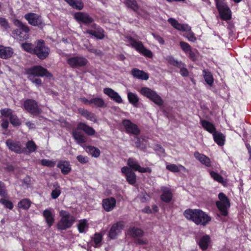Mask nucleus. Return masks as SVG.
<instances>
[{"label": "nucleus", "mask_w": 251, "mask_h": 251, "mask_svg": "<svg viewBox=\"0 0 251 251\" xmlns=\"http://www.w3.org/2000/svg\"><path fill=\"white\" fill-rule=\"evenodd\" d=\"M77 227L80 233L85 232L88 227L87 221L86 219L80 220Z\"/></svg>", "instance_id": "nucleus-40"}, {"label": "nucleus", "mask_w": 251, "mask_h": 251, "mask_svg": "<svg viewBox=\"0 0 251 251\" xmlns=\"http://www.w3.org/2000/svg\"><path fill=\"white\" fill-rule=\"evenodd\" d=\"M127 99L129 103L132 104L134 107H137L139 100L137 95L134 93L127 91Z\"/></svg>", "instance_id": "nucleus-34"}, {"label": "nucleus", "mask_w": 251, "mask_h": 251, "mask_svg": "<svg viewBox=\"0 0 251 251\" xmlns=\"http://www.w3.org/2000/svg\"><path fill=\"white\" fill-rule=\"evenodd\" d=\"M121 171L126 177L127 181L131 185H134L136 181V176L128 167H124Z\"/></svg>", "instance_id": "nucleus-17"}, {"label": "nucleus", "mask_w": 251, "mask_h": 251, "mask_svg": "<svg viewBox=\"0 0 251 251\" xmlns=\"http://www.w3.org/2000/svg\"><path fill=\"white\" fill-rule=\"evenodd\" d=\"M50 49L45 46L43 40H38L36 47L34 48V54H36L41 59H44L49 54Z\"/></svg>", "instance_id": "nucleus-11"}, {"label": "nucleus", "mask_w": 251, "mask_h": 251, "mask_svg": "<svg viewBox=\"0 0 251 251\" xmlns=\"http://www.w3.org/2000/svg\"><path fill=\"white\" fill-rule=\"evenodd\" d=\"M74 17L77 21L82 22L85 25L91 24L94 21L88 13L85 12H76L74 14Z\"/></svg>", "instance_id": "nucleus-16"}, {"label": "nucleus", "mask_w": 251, "mask_h": 251, "mask_svg": "<svg viewBox=\"0 0 251 251\" xmlns=\"http://www.w3.org/2000/svg\"><path fill=\"white\" fill-rule=\"evenodd\" d=\"M73 8L80 10L83 9L84 4L81 0H65Z\"/></svg>", "instance_id": "nucleus-33"}, {"label": "nucleus", "mask_w": 251, "mask_h": 251, "mask_svg": "<svg viewBox=\"0 0 251 251\" xmlns=\"http://www.w3.org/2000/svg\"><path fill=\"white\" fill-rule=\"evenodd\" d=\"M200 123L202 127L208 132L213 134L216 131V128L212 123L205 120H201Z\"/></svg>", "instance_id": "nucleus-30"}, {"label": "nucleus", "mask_w": 251, "mask_h": 251, "mask_svg": "<svg viewBox=\"0 0 251 251\" xmlns=\"http://www.w3.org/2000/svg\"><path fill=\"white\" fill-rule=\"evenodd\" d=\"M125 3L127 6L130 7L134 11H136L138 9L137 3L135 0H125Z\"/></svg>", "instance_id": "nucleus-44"}, {"label": "nucleus", "mask_w": 251, "mask_h": 251, "mask_svg": "<svg viewBox=\"0 0 251 251\" xmlns=\"http://www.w3.org/2000/svg\"><path fill=\"white\" fill-rule=\"evenodd\" d=\"M124 227V223L119 222L114 224L111 227L109 232V236L111 239H115L119 235Z\"/></svg>", "instance_id": "nucleus-15"}, {"label": "nucleus", "mask_w": 251, "mask_h": 251, "mask_svg": "<svg viewBox=\"0 0 251 251\" xmlns=\"http://www.w3.org/2000/svg\"><path fill=\"white\" fill-rule=\"evenodd\" d=\"M9 119L11 123L15 126H18L20 124L19 119L14 114L11 116V117L9 118Z\"/></svg>", "instance_id": "nucleus-55"}, {"label": "nucleus", "mask_w": 251, "mask_h": 251, "mask_svg": "<svg viewBox=\"0 0 251 251\" xmlns=\"http://www.w3.org/2000/svg\"><path fill=\"white\" fill-rule=\"evenodd\" d=\"M84 117L87 119L94 123L97 122V118L94 114L87 111Z\"/></svg>", "instance_id": "nucleus-53"}, {"label": "nucleus", "mask_w": 251, "mask_h": 251, "mask_svg": "<svg viewBox=\"0 0 251 251\" xmlns=\"http://www.w3.org/2000/svg\"><path fill=\"white\" fill-rule=\"evenodd\" d=\"M168 21L176 29L187 32V34L184 35V37L189 41L195 42L197 40L195 34L191 31V27L188 25L180 24L177 21L172 18H169Z\"/></svg>", "instance_id": "nucleus-3"}, {"label": "nucleus", "mask_w": 251, "mask_h": 251, "mask_svg": "<svg viewBox=\"0 0 251 251\" xmlns=\"http://www.w3.org/2000/svg\"><path fill=\"white\" fill-rule=\"evenodd\" d=\"M25 18L28 23L33 26H40L42 25L40 16L35 13H30L25 14Z\"/></svg>", "instance_id": "nucleus-14"}, {"label": "nucleus", "mask_w": 251, "mask_h": 251, "mask_svg": "<svg viewBox=\"0 0 251 251\" xmlns=\"http://www.w3.org/2000/svg\"><path fill=\"white\" fill-rule=\"evenodd\" d=\"M0 113L2 116L8 118H10L11 116L13 114L12 110L8 108L1 109L0 110Z\"/></svg>", "instance_id": "nucleus-54"}, {"label": "nucleus", "mask_w": 251, "mask_h": 251, "mask_svg": "<svg viewBox=\"0 0 251 251\" xmlns=\"http://www.w3.org/2000/svg\"><path fill=\"white\" fill-rule=\"evenodd\" d=\"M103 93L108 96L111 100L115 102L121 103L123 100L119 94L111 88H105L103 89Z\"/></svg>", "instance_id": "nucleus-22"}, {"label": "nucleus", "mask_w": 251, "mask_h": 251, "mask_svg": "<svg viewBox=\"0 0 251 251\" xmlns=\"http://www.w3.org/2000/svg\"><path fill=\"white\" fill-rule=\"evenodd\" d=\"M0 25L4 29H7L9 27L7 20L3 18H0Z\"/></svg>", "instance_id": "nucleus-58"}, {"label": "nucleus", "mask_w": 251, "mask_h": 251, "mask_svg": "<svg viewBox=\"0 0 251 251\" xmlns=\"http://www.w3.org/2000/svg\"><path fill=\"white\" fill-rule=\"evenodd\" d=\"M179 45L182 50L186 53H187L191 49V46L186 42L181 41Z\"/></svg>", "instance_id": "nucleus-49"}, {"label": "nucleus", "mask_w": 251, "mask_h": 251, "mask_svg": "<svg viewBox=\"0 0 251 251\" xmlns=\"http://www.w3.org/2000/svg\"><path fill=\"white\" fill-rule=\"evenodd\" d=\"M94 242L95 243L96 245L97 246H100L101 239H102V236L100 233H96L94 235Z\"/></svg>", "instance_id": "nucleus-56"}, {"label": "nucleus", "mask_w": 251, "mask_h": 251, "mask_svg": "<svg viewBox=\"0 0 251 251\" xmlns=\"http://www.w3.org/2000/svg\"><path fill=\"white\" fill-rule=\"evenodd\" d=\"M127 164L128 166V168L131 170L135 171H138L140 173H151V169L149 167L144 168L142 167L139 164L138 161L136 159L130 157L128 159L127 161Z\"/></svg>", "instance_id": "nucleus-12"}, {"label": "nucleus", "mask_w": 251, "mask_h": 251, "mask_svg": "<svg viewBox=\"0 0 251 251\" xmlns=\"http://www.w3.org/2000/svg\"><path fill=\"white\" fill-rule=\"evenodd\" d=\"M61 217L57 224V227L61 230L70 228L75 222V217L69 212L62 210L59 212Z\"/></svg>", "instance_id": "nucleus-2"}, {"label": "nucleus", "mask_w": 251, "mask_h": 251, "mask_svg": "<svg viewBox=\"0 0 251 251\" xmlns=\"http://www.w3.org/2000/svg\"><path fill=\"white\" fill-rule=\"evenodd\" d=\"M22 47L25 51L34 54V48L29 43H25L22 44Z\"/></svg>", "instance_id": "nucleus-45"}, {"label": "nucleus", "mask_w": 251, "mask_h": 251, "mask_svg": "<svg viewBox=\"0 0 251 251\" xmlns=\"http://www.w3.org/2000/svg\"><path fill=\"white\" fill-rule=\"evenodd\" d=\"M42 165L46 166L49 167H54L55 165V161L52 160H48L46 159H42L41 161Z\"/></svg>", "instance_id": "nucleus-48"}, {"label": "nucleus", "mask_w": 251, "mask_h": 251, "mask_svg": "<svg viewBox=\"0 0 251 251\" xmlns=\"http://www.w3.org/2000/svg\"><path fill=\"white\" fill-rule=\"evenodd\" d=\"M194 155L198 160H199L204 166L207 167H209L211 166V163L210 158L203 154H201L198 151H196L195 152Z\"/></svg>", "instance_id": "nucleus-26"}, {"label": "nucleus", "mask_w": 251, "mask_h": 251, "mask_svg": "<svg viewBox=\"0 0 251 251\" xmlns=\"http://www.w3.org/2000/svg\"><path fill=\"white\" fill-rule=\"evenodd\" d=\"M78 129L83 130L87 135L93 136L95 134V130L91 126H89L84 123H79L77 125Z\"/></svg>", "instance_id": "nucleus-28"}, {"label": "nucleus", "mask_w": 251, "mask_h": 251, "mask_svg": "<svg viewBox=\"0 0 251 251\" xmlns=\"http://www.w3.org/2000/svg\"><path fill=\"white\" fill-rule=\"evenodd\" d=\"M219 201H216V204L221 214L226 216L228 214L227 208L230 207V202L227 197L223 193H220L218 195Z\"/></svg>", "instance_id": "nucleus-10"}, {"label": "nucleus", "mask_w": 251, "mask_h": 251, "mask_svg": "<svg viewBox=\"0 0 251 251\" xmlns=\"http://www.w3.org/2000/svg\"><path fill=\"white\" fill-rule=\"evenodd\" d=\"M0 202L3 204L5 207L12 209L13 208V205L11 201L6 199H1Z\"/></svg>", "instance_id": "nucleus-52"}, {"label": "nucleus", "mask_w": 251, "mask_h": 251, "mask_svg": "<svg viewBox=\"0 0 251 251\" xmlns=\"http://www.w3.org/2000/svg\"><path fill=\"white\" fill-rule=\"evenodd\" d=\"M180 68V74L183 76H187L189 75V72L188 70L185 68V65L184 64L181 62V65L180 66H177Z\"/></svg>", "instance_id": "nucleus-51"}, {"label": "nucleus", "mask_w": 251, "mask_h": 251, "mask_svg": "<svg viewBox=\"0 0 251 251\" xmlns=\"http://www.w3.org/2000/svg\"><path fill=\"white\" fill-rule=\"evenodd\" d=\"M215 142L219 146H223L224 144L225 136L220 132L215 131L213 134Z\"/></svg>", "instance_id": "nucleus-35"}, {"label": "nucleus", "mask_w": 251, "mask_h": 251, "mask_svg": "<svg viewBox=\"0 0 251 251\" xmlns=\"http://www.w3.org/2000/svg\"><path fill=\"white\" fill-rule=\"evenodd\" d=\"M139 92L141 95L151 100L156 104L159 106H161L163 104V101L161 98L152 89L147 87H143L141 88Z\"/></svg>", "instance_id": "nucleus-9"}, {"label": "nucleus", "mask_w": 251, "mask_h": 251, "mask_svg": "<svg viewBox=\"0 0 251 251\" xmlns=\"http://www.w3.org/2000/svg\"><path fill=\"white\" fill-rule=\"evenodd\" d=\"M27 153L34 152L37 149V146L33 141H28L25 144Z\"/></svg>", "instance_id": "nucleus-43"}, {"label": "nucleus", "mask_w": 251, "mask_h": 251, "mask_svg": "<svg viewBox=\"0 0 251 251\" xmlns=\"http://www.w3.org/2000/svg\"><path fill=\"white\" fill-rule=\"evenodd\" d=\"M153 37L161 45H163L164 44V39L159 35H157L154 33L152 34Z\"/></svg>", "instance_id": "nucleus-62"}, {"label": "nucleus", "mask_w": 251, "mask_h": 251, "mask_svg": "<svg viewBox=\"0 0 251 251\" xmlns=\"http://www.w3.org/2000/svg\"><path fill=\"white\" fill-rule=\"evenodd\" d=\"M28 79L30 80L33 83L35 84L37 86H40L42 84V80L41 79L38 78H35V77L28 76Z\"/></svg>", "instance_id": "nucleus-57"}, {"label": "nucleus", "mask_w": 251, "mask_h": 251, "mask_svg": "<svg viewBox=\"0 0 251 251\" xmlns=\"http://www.w3.org/2000/svg\"><path fill=\"white\" fill-rule=\"evenodd\" d=\"M13 51L12 48L0 45V57L7 59L12 56Z\"/></svg>", "instance_id": "nucleus-27"}, {"label": "nucleus", "mask_w": 251, "mask_h": 251, "mask_svg": "<svg viewBox=\"0 0 251 251\" xmlns=\"http://www.w3.org/2000/svg\"><path fill=\"white\" fill-rule=\"evenodd\" d=\"M25 73L28 76L51 77L52 75L48 70L41 66H34L25 70Z\"/></svg>", "instance_id": "nucleus-7"}, {"label": "nucleus", "mask_w": 251, "mask_h": 251, "mask_svg": "<svg viewBox=\"0 0 251 251\" xmlns=\"http://www.w3.org/2000/svg\"><path fill=\"white\" fill-rule=\"evenodd\" d=\"M215 1L221 18L225 21L230 20L231 18V11L225 0H215Z\"/></svg>", "instance_id": "nucleus-8"}, {"label": "nucleus", "mask_w": 251, "mask_h": 251, "mask_svg": "<svg viewBox=\"0 0 251 251\" xmlns=\"http://www.w3.org/2000/svg\"><path fill=\"white\" fill-rule=\"evenodd\" d=\"M6 144L10 150L16 153H21L25 151L24 149H22L20 143L18 141L8 139L6 141Z\"/></svg>", "instance_id": "nucleus-19"}, {"label": "nucleus", "mask_w": 251, "mask_h": 251, "mask_svg": "<svg viewBox=\"0 0 251 251\" xmlns=\"http://www.w3.org/2000/svg\"><path fill=\"white\" fill-rule=\"evenodd\" d=\"M126 42L128 45L134 48L137 51L145 56L149 58L152 57V52L146 49L141 42L137 41L130 37H127Z\"/></svg>", "instance_id": "nucleus-5"}, {"label": "nucleus", "mask_w": 251, "mask_h": 251, "mask_svg": "<svg viewBox=\"0 0 251 251\" xmlns=\"http://www.w3.org/2000/svg\"><path fill=\"white\" fill-rule=\"evenodd\" d=\"M43 216L49 227L54 223V213L53 209H46L43 212Z\"/></svg>", "instance_id": "nucleus-20"}, {"label": "nucleus", "mask_w": 251, "mask_h": 251, "mask_svg": "<svg viewBox=\"0 0 251 251\" xmlns=\"http://www.w3.org/2000/svg\"><path fill=\"white\" fill-rule=\"evenodd\" d=\"M131 74L134 77L139 79L146 80L149 79V75L147 73L136 68L132 70Z\"/></svg>", "instance_id": "nucleus-29"}, {"label": "nucleus", "mask_w": 251, "mask_h": 251, "mask_svg": "<svg viewBox=\"0 0 251 251\" xmlns=\"http://www.w3.org/2000/svg\"><path fill=\"white\" fill-rule=\"evenodd\" d=\"M210 174L211 177L215 180L221 183L223 182V177L219 174L213 171H211L210 172Z\"/></svg>", "instance_id": "nucleus-47"}, {"label": "nucleus", "mask_w": 251, "mask_h": 251, "mask_svg": "<svg viewBox=\"0 0 251 251\" xmlns=\"http://www.w3.org/2000/svg\"><path fill=\"white\" fill-rule=\"evenodd\" d=\"M128 234L132 237H136L143 236L144 232L140 228L131 227L129 229Z\"/></svg>", "instance_id": "nucleus-36"}, {"label": "nucleus", "mask_w": 251, "mask_h": 251, "mask_svg": "<svg viewBox=\"0 0 251 251\" xmlns=\"http://www.w3.org/2000/svg\"><path fill=\"white\" fill-rule=\"evenodd\" d=\"M77 160L82 164H86L88 162V158L87 156L82 155H78L76 157Z\"/></svg>", "instance_id": "nucleus-59"}, {"label": "nucleus", "mask_w": 251, "mask_h": 251, "mask_svg": "<svg viewBox=\"0 0 251 251\" xmlns=\"http://www.w3.org/2000/svg\"><path fill=\"white\" fill-rule=\"evenodd\" d=\"M184 217L192 221L197 225H206L210 221V217L201 209H187L183 213Z\"/></svg>", "instance_id": "nucleus-1"}, {"label": "nucleus", "mask_w": 251, "mask_h": 251, "mask_svg": "<svg viewBox=\"0 0 251 251\" xmlns=\"http://www.w3.org/2000/svg\"><path fill=\"white\" fill-rule=\"evenodd\" d=\"M166 168L170 171L171 172L176 173L178 172L181 170H184L185 169L184 167L181 165H179L178 166L173 164H169L166 163Z\"/></svg>", "instance_id": "nucleus-38"}, {"label": "nucleus", "mask_w": 251, "mask_h": 251, "mask_svg": "<svg viewBox=\"0 0 251 251\" xmlns=\"http://www.w3.org/2000/svg\"><path fill=\"white\" fill-rule=\"evenodd\" d=\"M166 61H168L169 63L170 64L174 65L175 66L177 67L180 66L181 65V62L178 61L177 60H176L174 57L172 56H168L166 58Z\"/></svg>", "instance_id": "nucleus-46"}, {"label": "nucleus", "mask_w": 251, "mask_h": 251, "mask_svg": "<svg viewBox=\"0 0 251 251\" xmlns=\"http://www.w3.org/2000/svg\"><path fill=\"white\" fill-rule=\"evenodd\" d=\"M24 106L25 109L32 114L37 115L40 113L37 103L34 100H26L24 102Z\"/></svg>", "instance_id": "nucleus-13"}, {"label": "nucleus", "mask_w": 251, "mask_h": 251, "mask_svg": "<svg viewBox=\"0 0 251 251\" xmlns=\"http://www.w3.org/2000/svg\"><path fill=\"white\" fill-rule=\"evenodd\" d=\"M163 192L161 196V200L166 202H169L172 199V194L169 188L163 187L161 188Z\"/></svg>", "instance_id": "nucleus-31"}, {"label": "nucleus", "mask_w": 251, "mask_h": 251, "mask_svg": "<svg viewBox=\"0 0 251 251\" xmlns=\"http://www.w3.org/2000/svg\"><path fill=\"white\" fill-rule=\"evenodd\" d=\"M210 242V236L208 235H205L201 238L198 244L201 250H206L208 248Z\"/></svg>", "instance_id": "nucleus-32"}, {"label": "nucleus", "mask_w": 251, "mask_h": 251, "mask_svg": "<svg viewBox=\"0 0 251 251\" xmlns=\"http://www.w3.org/2000/svg\"><path fill=\"white\" fill-rule=\"evenodd\" d=\"M80 101L85 104L90 105L91 104V99L89 100L85 98H80Z\"/></svg>", "instance_id": "nucleus-63"}, {"label": "nucleus", "mask_w": 251, "mask_h": 251, "mask_svg": "<svg viewBox=\"0 0 251 251\" xmlns=\"http://www.w3.org/2000/svg\"><path fill=\"white\" fill-rule=\"evenodd\" d=\"M87 49L89 52H93L96 55H101L102 54V52L100 50H98L93 47L88 48Z\"/></svg>", "instance_id": "nucleus-61"}, {"label": "nucleus", "mask_w": 251, "mask_h": 251, "mask_svg": "<svg viewBox=\"0 0 251 251\" xmlns=\"http://www.w3.org/2000/svg\"><path fill=\"white\" fill-rule=\"evenodd\" d=\"M86 151L90 154H91L92 156H93L94 157H98L100 155V150L96 147H94L88 146L86 148Z\"/></svg>", "instance_id": "nucleus-41"}, {"label": "nucleus", "mask_w": 251, "mask_h": 251, "mask_svg": "<svg viewBox=\"0 0 251 251\" xmlns=\"http://www.w3.org/2000/svg\"><path fill=\"white\" fill-rule=\"evenodd\" d=\"M92 104L96 107H104L106 106L104 100L100 98H94L91 99V104Z\"/></svg>", "instance_id": "nucleus-37"}, {"label": "nucleus", "mask_w": 251, "mask_h": 251, "mask_svg": "<svg viewBox=\"0 0 251 251\" xmlns=\"http://www.w3.org/2000/svg\"><path fill=\"white\" fill-rule=\"evenodd\" d=\"M66 61L69 66L74 69H79L85 66L88 63V60L81 55L69 56Z\"/></svg>", "instance_id": "nucleus-6"}, {"label": "nucleus", "mask_w": 251, "mask_h": 251, "mask_svg": "<svg viewBox=\"0 0 251 251\" xmlns=\"http://www.w3.org/2000/svg\"><path fill=\"white\" fill-rule=\"evenodd\" d=\"M60 193L61 191L60 189V186L57 184L55 188L51 192V198L53 199H55L59 197V196L60 195Z\"/></svg>", "instance_id": "nucleus-50"}, {"label": "nucleus", "mask_w": 251, "mask_h": 251, "mask_svg": "<svg viewBox=\"0 0 251 251\" xmlns=\"http://www.w3.org/2000/svg\"><path fill=\"white\" fill-rule=\"evenodd\" d=\"M13 24L18 27V29L13 31L12 33L14 37L20 40H24L27 39L28 36V33L29 30L28 26L17 19L13 21Z\"/></svg>", "instance_id": "nucleus-4"}, {"label": "nucleus", "mask_w": 251, "mask_h": 251, "mask_svg": "<svg viewBox=\"0 0 251 251\" xmlns=\"http://www.w3.org/2000/svg\"><path fill=\"white\" fill-rule=\"evenodd\" d=\"M155 151H157V153L161 156H164L165 150L164 149L159 145H157L155 149Z\"/></svg>", "instance_id": "nucleus-60"}, {"label": "nucleus", "mask_w": 251, "mask_h": 251, "mask_svg": "<svg viewBox=\"0 0 251 251\" xmlns=\"http://www.w3.org/2000/svg\"><path fill=\"white\" fill-rule=\"evenodd\" d=\"M79 130L80 129H78L77 127L74 129L72 131V135L76 142L82 146L83 143L86 142L87 138L81 132L79 131Z\"/></svg>", "instance_id": "nucleus-23"}, {"label": "nucleus", "mask_w": 251, "mask_h": 251, "mask_svg": "<svg viewBox=\"0 0 251 251\" xmlns=\"http://www.w3.org/2000/svg\"><path fill=\"white\" fill-rule=\"evenodd\" d=\"M31 205V201L27 199H24L22 200L18 204V206L19 208L23 209H28Z\"/></svg>", "instance_id": "nucleus-42"}, {"label": "nucleus", "mask_w": 251, "mask_h": 251, "mask_svg": "<svg viewBox=\"0 0 251 251\" xmlns=\"http://www.w3.org/2000/svg\"><path fill=\"white\" fill-rule=\"evenodd\" d=\"M0 195L4 197L6 196V192L5 186L0 188Z\"/></svg>", "instance_id": "nucleus-64"}, {"label": "nucleus", "mask_w": 251, "mask_h": 251, "mask_svg": "<svg viewBox=\"0 0 251 251\" xmlns=\"http://www.w3.org/2000/svg\"><path fill=\"white\" fill-rule=\"evenodd\" d=\"M116 201L113 197L104 199L102 200V206L104 209L107 211H111L116 206Z\"/></svg>", "instance_id": "nucleus-24"}, {"label": "nucleus", "mask_w": 251, "mask_h": 251, "mask_svg": "<svg viewBox=\"0 0 251 251\" xmlns=\"http://www.w3.org/2000/svg\"><path fill=\"white\" fill-rule=\"evenodd\" d=\"M122 123L127 132L135 135L139 134L140 129L138 128L137 126L132 123L129 120H124L123 121Z\"/></svg>", "instance_id": "nucleus-18"}, {"label": "nucleus", "mask_w": 251, "mask_h": 251, "mask_svg": "<svg viewBox=\"0 0 251 251\" xmlns=\"http://www.w3.org/2000/svg\"><path fill=\"white\" fill-rule=\"evenodd\" d=\"M57 167L60 169L63 175H67L71 171L70 163L66 160L59 161L57 163Z\"/></svg>", "instance_id": "nucleus-25"}, {"label": "nucleus", "mask_w": 251, "mask_h": 251, "mask_svg": "<svg viewBox=\"0 0 251 251\" xmlns=\"http://www.w3.org/2000/svg\"><path fill=\"white\" fill-rule=\"evenodd\" d=\"M92 28H94L95 30H87L84 33H88L90 35L94 36L99 39H102L104 38V31L101 27H100L99 26H98L95 24H93L92 25Z\"/></svg>", "instance_id": "nucleus-21"}, {"label": "nucleus", "mask_w": 251, "mask_h": 251, "mask_svg": "<svg viewBox=\"0 0 251 251\" xmlns=\"http://www.w3.org/2000/svg\"><path fill=\"white\" fill-rule=\"evenodd\" d=\"M203 75L206 83L211 86L214 81L213 77L211 73L204 70L203 71Z\"/></svg>", "instance_id": "nucleus-39"}]
</instances>
